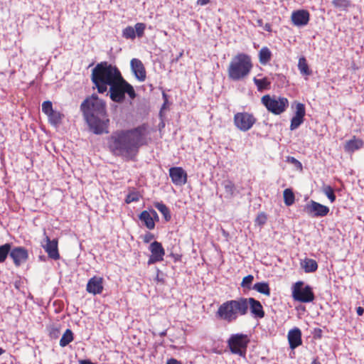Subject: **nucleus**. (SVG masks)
I'll list each match as a JSON object with an SVG mask.
<instances>
[{
    "mask_svg": "<svg viewBox=\"0 0 364 364\" xmlns=\"http://www.w3.org/2000/svg\"><path fill=\"white\" fill-rule=\"evenodd\" d=\"M122 73L114 65L107 61L97 63L92 69L91 80L99 93L103 94L119 77Z\"/></svg>",
    "mask_w": 364,
    "mask_h": 364,
    "instance_id": "3",
    "label": "nucleus"
},
{
    "mask_svg": "<svg viewBox=\"0 0 364 364\" xmlns=\"http://www.w3.org/2000/svg\"><path fill=\"white\" fill-rule=\"evenodd\" d=\"M264 29L268 32H271L272 31L271 24L269 23H265V25L264 26Z\"/></svg>",
    "mask_w": 364,
    "mask_h": 364,
    "instance_id": "52",
    "label": "nucleus"
},
{
    "mask_svg": "<svg viewBox=\"0 0 364 364\" xmlns=\"http://www.w3.org/2000/svg\"><path fill=\"white\" fill-rule=\"evenodd\" d=\"M73 338L74 337L73 331L70 329L68 328L63 334V336L60 340L59 344L61 347H65L73 341Z\"/></svg>",
    "mask_w": 364,
    "mask_h": 364,
    "instance_id": "29",
    "label": "nucleus"
},
{
    "mask_svg": "<svg viewBox=\"0 0 364 364\" xmlns=\"http://www.w3.org/2000/svg\"><path fill=\"white\" fill-rule=\"evenodd\" d=\"M210 0H197L196 4L199 6H205L208 4Z\"/></svg>",
    "mask_w": 364,
    "mask_h": 364,
    "instance_id": "50",
    "label": "nucleus"
},
{
    "mask_svg": "<svg viewBox=\"0 0 364 364\" xmlns=\"http://www.w3.org/2000/svg\"><path fill=\"white\" fill-rule=\"evenodd\" d=\"M253 82L255 84L257 89L259 92L270 89L271 81L267 77H264L262 79H257V77H254Z\"/></svg>",
    "mask_w": 364,
    "mask_h": 364,
    "instance_id": "23",
    "label": "nucleus"
},
{
    "mask_svg": "<svg viewBox=\"0 0 364 364\" xmlns=\"http://www.w3.org/2000/svg\"><path fill=\"white\" fill-rule=\"evenodd\" d=\"M10 257L13 259L16 267H19L21 264L26 262L28 257V250L23 247H16L11 248Z\"/></svg>",
    "mask_w": 364,
    "mask_h": 364,
    "instance_id": "16",
    "label": "nucleus"
},
{
    "mask_svg": "<svg viewBox=\"0 0 364 364\" xmlns=\"http://www.w3.org/2000/svg\"><path fill=\"white\" fill-rule=\"evenodd\" d=\"M134 28L136 33V36H137L139 38H141L144 34L146 25L144 23H136Z\"/></svg>",
    "mask_w": 364,
    "mask_h": 364,
    "instance_id": "38",
    "label": "nucleus"
},
{
    "mask_svg": "<svg viewBox=\"0 0 364 364\" xmlns=\"http://www.w3.org/2000/svg\"><path fill=\"white\" fill-rule=\"evenodd\" d=\"M262 104L268 112L279 115L284 112L289 107V100L284 97L265 95L261 98Z\"/></svg>",
    "mask_w": 364,
    "mask_h": 364,
    "instance_id": "7",
    "label": "nucleus"
},
{
    "mask_svg": "<svg viewBox=\"0 0 364 364\" xmlns=\"http://www.w3.org/2000/svg\"><path fill=\"white\" fill-rule=\"evenodd\" d=\"M3 353H4V350H3L1 348H0V355H1Z\"/></svg>",
    "mask_w": 364,
    "mask_h": 364,
    "instance_id": "56",
    "label": "nucleus"
},
{
    "mask_svg": "<svg viewBox=\"0 0 364 364\" xmlns=\"http://www.w3.org/2000/svg\"><path fill=\"white\" fill-rule=\"evenodd\" d=\"M356 312L358 316H362L364 313V309L361 306H358L356 309Z\"/></svg>",
    "mask_w": 364,
    "mask_h": 364,
    "instance_id": "51",
    "label": "nucleus"
},
{
    "mask_svg": "<svg viewBox=\"0 0 364 364\" xmlns=\"http://www.w3.org/2000/svg\"><path fill=\"white\" fill-rule=\"evenodd\" d=\"M122 36L127 39H134L136 38V33L132 26H127L122 31Z\"/></svg>",
    "mask_w": 364,
    "mask_h": 364,
    "instance_id": "36",
    "label": "nucleus"
},
{
    "mask_svg": "<svg viewBox=\"0 0 364 364\" xmlns=\"http://www.w3.org/2000/svg\"><path fill=\"white\" fill-rule=\"evenodd\" d=\"M151 216V214L149 213V210H143L139 215V220L144 223L149 230H153L155 228V222Z\"/></svg>",
    "mask_w": 364,
    "mask_h": 364,
    "instance_id": "22",
    "label": "nucleus"
},
{
    "mask_svg": "<svg viewBox=\"0 0 364 364\" xmlns=\"http://www.w3.org/2000/svg\"><path fill=\"white\" fill-rule=\"evenodd\" d=\"M284 202L287 206H290L294 203L295 196L291 188H286L283 192Z\"/></svg>",
    "mask_w": 364,
    "mask_h": 364,
    "instance_id": "31",
    "label": "nucleus"
},
{
    "mask_svg": "<svg viewBox=\"0 0 364 364\" xmlns=\"http://www.w3.org/2000/svg\"><path fill=\"white\" fill-rule=\"evenodd\" d=\"M169 176L176 186H183L187 182V173L182 167H171L169 168Z\"/></svg>",
    "mask_w": 364,
    "mask_h": 364,
    "instance_id": "15",
    "label": "nucleus"
},
{
    "mask_svg": "<svg viewBox=\"0 0 364 364\" xmlns=\"http://www.w3.org/2000/svg\"><path fill=\"white\" fill-rule=\"evenodd\" d=\"M289 347L294 350L302 344L301 331L299 328L291 329L287 335Z\"/></svg>",
    "mask_w": 364,
    "mask_h": 364,
    "instance_id": "20",
    "label": "nucleus"
},
{
    "mask_svg": "<svg viewBox=\"0 0 364 364\" xmlns=\"http://www.w3.org/2000/svg\"><path fill=\"white\" fill-rule=\"evenodd\" d=\"M45 240L46 242V245L43 247L47 252L48 257L54 260L60 259V254L58 252V241L57 239L50 240V237L46 235V230H44Z\"/></svg>",
    "mask_w": 364,
    "mask_h": 364,
    "instance_id": "14",
    "label": "nucleus"
},
{
    "mask_svg": "<svg viewBox=\"0 0 364 364\" xmlns=\"http://www.w3.org/2000/svg\"><path fill=\"white\" fill-rule=\"evenodd\" d=\"M222 185L223 186L225 193L227 194V197H233L236 190L234 183L230 180H225L223 182Z\"/></svg>",
    "mask_w": 364,
    "mask_h": 364,
    "instance_id": "30",
    "label": "nucleus"
},
{
    "mask_svg": "<svg viewBox=\"0 0 364 364\" xmlns=\"http://www.w3.org/2000/svg\"><path fill=\"white\" fill-rule=\"evenodd\" d=\"M103 289V278L101 277H92L88 280L86 286V291L94 295L100 294Z\"/></svg>",
    "mask_w": 364,
    "mask_h": 364,
    "instance_id": "18",
    "label": "nucleus"
},
{
    "mask_svg": "<svg viewBox=\"0 0 364 364\" xmlns=\"http://www.w3.org/2000/svg\"><path fill=\"white\" fill-rule=\"evenodd\" d=\"M298 68L300 71V73L303 75L309 76L312 73L307 63L306 59L304 56L299 59Z\"/></svg>",
    "mask_w": 364,
    "mask_h": 364,
    "instance_id": "26",
    "label": "nucleus"
},
{
    "mask_svg": "<svg viewBox=\"0 0 364 364\" xmlns=\"http://www.w3.org/2000/svg\"><path fill=\"white\" fill-rule=\"evenodd\" d=\"M272 58V52L267 47H262L259 52V61L262 65L267 64Z\"/></svg>",
    "mask_w": 364,
    "mask_h": 364,
    "instance_id": "25",
    "label": "nucleus"
},
{
    "mask_svg": "<svg viewBox=\"0 0 364 364\" xmlns=\"http://www.w3.org/2000/svg\"><path fill=\"white\" fill-rule=\"evenodd\" d=\"M136 200H138V198L135 197L134 195H132V194L128 195L126 198V202L127 203H129L133 201H136Z\"/></svg>",
    "mask_w": 364,
    "mask_h": 364,
    "instance_id": "48",
    "label": "nucleus"
},
{
    "mask_svg": "<svg viewBox=\"0 0 364 364\" xmlns=\"http://www.w3.org/2000/svg\"><path fill=\"white\" fill-rule=\"evenodd\" d=\"M301 266L306 273L314 272L318 269V264L313 259L306 258L301 263Z\"/></svg>",
    "mask_w": 364,
    "mask_h": 364,
    "instance_id": "24",
    "label": "nucleus"
},
{
    "mask_svg": "<svg viewBox=\"0 0 364 364\" xmlns=\"http://www.w3.org/2000/svg\"><path fill=\"white\" fill-rule=\"evenodd\" d=\"M267 220V215L264 213L262 212L257 215V216L255 219V223L259 225H263L264 224L266 223Z\"/></svg>",
    "mask_w": 364,
    "mask_h": 364,
    "instance_id": "43",
    "label": "nucleus"
},
{
    "mask_svg": "<svg viewBox=\"0 0 364 364\" xmlns=\"http://www.w3.org/2000/svg\"><path fill=\"white\" fill-rule=\"evenodd\" d=\"M304 119L292 117L290 123V130L293 131L296 129L301 124H303Z\"/></svg>",
    "mask_w": 364,
    "mask_h": 364,
    "instance_id": "42",
    "label": "nucleus"
},
{
    "mask_svg": "<svg viewBox=\"0 0 364 364\" xmlns=\"http://www.w3.org/2000/svg\"><path fill=\"white\" fill-rule=\"evenodd\" d=\"M304 212L313 218L326 216L329 213V208L314 200H310L304 208Z\"/></svg>",
    "mask_w": 364,
    "mask_h": 364,
    "instance_id": "12",
    "label": "nucleus"
},
{
    "mask_svg": "<svg viewBox=\"0 0 364 364\" xmlns=\"http://www.w3.org/2000/svg\"><path fill=\"white\" fill-rule=\"evenodd\" d=\"M250 339L247 334L235 333L228 338V346L232 354L245 358Z\"/></svg>",
    "mask_w": 364,
    "mask_h": 364,
    "instance_id": "8",
    "label": "nucleus"
},
{
    "mask_svg": "<svg viewBox=\"0 0 364 364\" xmlns=\"http://www.w3.org/2000/svg\"><path fill=\"white\" fill-rule=\"evenodd\" d=\"M287 161L288 163H290L291 164H294L297 168L301 170L302 169V164L301 163L298 161L296 158L293 156H287Z\"/></svg>",
    "mask_w": 364,
    "mask_h": 364,
    "instance_id": "44",
    "label": "nucleus"
},
{
    "mask_svg": "<svg viewBox=\"0 0 364 364\" xmlns=\"http://www.w3.org/2000/svg\"><path fill=\"white\" fill-rule=\"evenodd\" d=\"M311 364H321L317 359H314Z\"/></svg>",
    "mask_w": 364,
    "mask_h": 364,
    "instance_id": "55",
    "label": "nucleus"
},
{
    "mask_svg": "<svg viewBox=\"0 0 364 364\" xmlns=\"http://www.w3.org/2000/svg\"><path fill=\"white\" fill-rule=\"evenodd\" d=\"M306 114L305 106L303 103L298 102L296 105L295 112L293 117L304 119Z\"/></svg>",
    "mask_w": 364,
    "mask_h": 364,
    "instance_id": "33",
    "label": "nucleus"
},
{
    "mask_svg": "<svg viewBox=\"0 0 364 364\" xmlns=\"http://www.w3.org/2000/svg\"><path fill=\"white\" fill-rule=\"evenodd\" d=\"M170 256L173 259V261L175 262L181 261V257H182L181 255L174 254V253H171Z\"/></svg>",
    "mask_w": 364,
    "mask_h": 364,
    "instance_id": "47",
    "label": "nucleus"
},
{
    "mask_svg": "<svg viewBox=\"0 0 364 364\" xmlns=\"http://www.w3.org/2000/svg\"><path fill=\"white\" fill-rule=\"evenodd\" d=\"M149 250L151 252V255L147 262L149 265L164 260L165 250L161 242L158 241H154L150 244Z\"/></svg>",
    "mask_w": 364,
    "mask_h": 364,
    "instance_id": "13",
    "label": "nucleus"
},
{
    "mask_svg": "<svg viewBox=\"0 0 364 364\" xmlns=\"http://www.w3.org/2000/svg\"><path fill=\"white\" fill-rule=\"evenodd\" d=\"M84 118L90 130L95 134L108 133L109 119L106 102L93 94L85 98L80 105Z\"/></svg>",
    "mask_w": 364,
    "mask_h": 364,
    "instance_id": "2",
    "label": "nucleus"
},
{
    "mask_svg": "<svg viewBox=\"0 0 364 364\" xmlns=\"http://www.w3.org/2000/svg\"><path fill=\"white\" fill-rule=\"evenodd\" d=\"M63 117V115L62 114L56 111H53L48 115L49 122L55 126L61 122Z\"/></svg>",
    "mask_w": 364,
    "mask_h": 364,
    "instance_id": "32",
    "label": "nucleus"
},
{
    "mask_svg": "<svg viewBox=\"0 0 364 364\" xmlns=\"http://www.w3.org/2000/svg\"><path fill=\"white\" fill-rule=\"evenodd\" d=\"M302 281L296 282L292 287V297L295 301L301 303H310L315 299L314 293L309 285L304 287Z\"/></svg>",
    "mask_w": 364,
    "mask_h": 364,
    "instance_id": "9",
    "label": "nucleus"
},
{
    "mask_svg": "<svg viewBox=\"0 0 364 364\" xmlns=\"http://www.w3.org/2000/svg\"><path fill=\"white\" fill-rule=\"evenodd\" d=\"M130 65L132 70L134 73L136 79L141 82L144 81L146 80V70L142 62L137 58H133L130 62Z\"/></svg>",
    "mask_w": 364,
    "mask_h": 364,
    "instance_id": "19",
    "label": "nucleus"
},
{
    "mask_svg": "<svg viewBox=\"0 0 364 364\" xmlns=\"http://www.w3.org/2000/svg\"><path fill=\"white\" fill-rule=\"evenodd\" d=\"M252 289L265 296H269L271 291L267 282H257L254 284Z\"/></svg>",
    "mask_w": 364,
    "mask_h": 364,
    "instance_id": "27",
    "label": "nucleus"
},
{
    "mask_svg": "<svg viewBox=\"0 0 364 364\" xmlns=\"http://www.w3.org/2000/svg\"><path fill=\"white\" fill-rule=\"evenodd\" d=\"M242 303L245 316L247 314L248 309H250L254 318H262L264 317L265 313L260 301L252 297H242Z\"/></svg>",
    "mask_w": 364,
    "mask_h": 364,
    "instance_id": "11",
    "label": "nucleus"
},
{
    "mask_svg": "<svg viewBox=\"0 0 364 364\" xmlns=\"http://www.w3.org/2000/svg\"><path fill=\"white\" fill-rule=\"evenodd\" d=\"M154 207L164 215L166 221H169L171 218L168 208L161 202L154 203Z\"/></svg>",
    "mask_w": 364,
    "mask_h": 364,
    "instance_id": "28",
    "label": "nucleus"
},
{
    "mask_svg": "<svg viewBox=\"0 0 364 364\" xmlns=\"http://www.w3.org/2000/svg\"><path fill=\"white\" fill-rule=\"evenodd\" d=\"M253 68L251 57L244 53H239L230 60L228 68V78L232 81L245 79Z\"/></svg>",
    "mask_w": 364,
    "mask_h": 364,
    "instance_id": "4",
    "label": "nucleus"
},
{
    "mask_svg": "<svg viewBox=\"0 0 364 364\" xmlns=\"http://www.w3.org/2000/svg\"><path fill=\"white\" fill-rule=\"evenodd\" d=\"M11 245L9 243H6L0 246V263L4 262L8 255L10 254Z\"/></svg>",
    "mask_w": 364,
    "mask_h": 364,
    "instance_id": "34",
    "label": "nucleus"
},
{
    "mask_svg": "<svg viewBox=\"0 0 364 364\" xmlns=\"http://www.w3.org/2000/svg\"><path fill=\"white\" fill-rule=\"evenodd\" d=\"M254 280V277L252 274H249L242 279L241 286L245 288L250 289V285Z\"/></svg>",
    "mask_w": 364,
    "mask_h": 364,
    "instance_id": "40",
    "label": "nucleus"
},
{
    "mask_svg": "<svg viewBox=\"0 0 364 364\" xmlns=\"http://www.w3.org/2000/svg\"><path fill=\"white\" fill-rule=\"evenodd\" d=\"M304 119L292 117L290 123V130L293 131L296 129L301 124H303Z\"/></svg>",
    "mask_w": 364,
    "mask_h": 364,
    "instance_id": "41",
    "label": "nucleus"
},
{
    "mask_svg": "<svg viewBox=\"0 0 364 364\" xmlns=\"http://www.w3.org/2000/svg\"><path fill=\"white\" fill-rule=\"evenodd\" d=\"M215 316L219 320L228 323L235 322L240 316H245L242 297L223 302L219 306Z\"/></svg>",
    "mask_w": 364,
    "mask_h": 364,
    "instance_id": "5",
    "label": "nucleus"
},
{
    "mask_svg": "<svg viewBox=\"0 0 364 364\" xmlns=\"http://www.w3.org/2000/svg\"><path fill=\"white\" fill-rule=\"evenodd\" d=\"M166 364H182L181 362L177 360L175 358H171L167 360Z\"/></svg>",
    "mask_w": 364,
    "mask_h": 364,
    "instance_id": "49",
    "label": "nucleus"
},
{
    "mask_svg": "<svg viewBox=\"0 0 364 364\" xmlns=\"http://www.w3.org/2000/svg\"><path fill=\"white\" fill-rule=\"evenodd\" d=\"M79 363L80 364H93L90 360H81Z\"/></svg>",
    "mask_w": 364,
    "mask_h": 364,
    "instance_id": "53",
    "label": "nucleus"
},
{
    "mask_svg": "<svg viewBox=\"0 0 364 364\" xmlns=\"http://www.w3.org/2000/svg\"><path fill=\"white\" fill-rule=\"evenodd\" d=\"M183 55V53H180V55H178V58H181V56Z\"/></svg>",
    "mask_w": 364,
    "mask_h": 364,
    "instance_id": "58",
    "label": "nucleus"
},
{
    "mask_svg": "<svg viewBox=\"0 0 364 364\" xmlns=\"http://www.w3.org/2000/svg\"><path fill=\"white\" fill-rule=\"evenodd\" d=\"M363 144L364 142L362 139L354 136L351 139L346 141L344 144V150L347 153L352 154L361 149Z\"/></svg>",
    "mask_w": 364,
    "mask_h": 364,
    "instance_id": "21",
    "label": "nucleus"
},
{
    "mask_svg": "<svg viewBox=\"0 0 364 364\" xmlns=\"http://www.w3.org/2000/svg\"><path fill=\"white\" fill-rule=\"evenodd\" d=\"M154 238V235L151 232H146L143 236V241L145 243L150 242Z\"/></svg>",
    "mask_w": 364,
    "mask_h": 364,
    "instance_id": "45",
    "label": "nucleus"
},
{
    "mask_svg": "<svg viewBox=\"0 0 364 364\" xmlns=\"http://www.w3.org/2000/svg\"><path fill=\"white\" fill-rule=\"evenodd\" d=\"M146 130L147 126L144 124L134 129L114 132L108 139L109 150L115 156L133 159L139 148L147 144Z\"/></svg>",
    "mask_w": 364,
    "mask_h": 364,
    "instance_id": "1",
    "label": "nucleus"
},
{
    "mask_svg": "<svg viewBox=\"0 0 364 364\" xmlns=\"http://www.w3.org/2000/svg\"><path fill=\"white\" fill-rule=\"evenodd\" d=\"M233 122L237 129L242 132H247L254 126L257 119L252 113L242 112L235 114Z\"/></svg>",
    "mask_w": 364,
    "mask_h": 364,
    "instance_id": "10",
    "label": "nucleus"
},
{
    "mask_svg": "<svg viewBox=\"0 0 364 364\" xmlns=\"http://www.w3.org/2000/svg\"><path fill=\"white\" fill-rule=\"evenodd\" d=\"M310 19V14L307 10L299 9L292 12L291 20L296 26H304L308 24Z\"/></svg>",
    "mask_w": 364,
    "mask_h": 364,
    "instance_id": "17",
    "label": "nucleus"
},
{
    "mask_svg": "<svg viewBox=\"0 0 364 364\" xmlns=\"http://www.w3.org/2000/svg\"><path fill=\"white\" fill-rule=\"evenodd\" d=\"M53 105L50 101H45L42 104V112L47 116L53 112Z\"/></svg>",
    "mask_w": 364,
    "mask_h": 364,
    "instance_id": "39",
    "label": "nucleus"
},
{
    "mask_svg": "<svg viewBox=\"0 0 364 364\" xmlns=\"http://www.w3.org/2000/svg\"><path fill=\"white\" fill-rule=\"evenodd\" d=\"M257 23L258 24L259 26H262L263 25V20L259 18L257 21Z\"/></svg>",
    "mask_w": 364,
    "mask_h": 364,
    "instance_id": "54",
    "label": "nucleus"
},
{
    "mask_svg": "<svg viewBox=\"0 0 364 364\" xmlns=\"http://www.w3.org/2000/svg\"><path fill=\"white\" fill-rule=\"evenodd\" d=\"M149 213L151 214V217L154 222L159 221V215H158L157 213L154 209L149 210Z\"/></svg>",
    "mask_w": 364,
    "mask_h": 364,
    "instance_id": "46",
    "label": "nucleus"
},
{
    "mask_svg": "<svg viewBox=\"0 0 364 364\" xmlns=\"http://www.w3.org/2000/svg\"><path fill=\"white\" fill-rule=\"evenodd\" d=\"M334 7L340 9H346L350 5L349 0H333L332 1Z\"/></svg>",
    "mask_w": 364,
    "mask_h": 364,
    "instance_id": "37",
    "label": "nucleus"
},
{
    "mask_svg": "<svg viewBox=\"0 0 364 364\" xmlns=\"http://www.w3.org/2000/svg\"><path fill=\"white\" fill-rule=\"evenodd\" d=\"M322 191L331 203H333L336 200V197L331 186H323L322 188Z\"/></svg>",
    "mask_w": 364,
    "mask_h": 364,
    "instance_id": "35",
    "label": "nucleus"
},
{
    "mask_svg": "<svg viewBox=\"0 0 364 364\" xmlns=\"http://www.w3.org/2000/svg\"><path fill=\"white\" fill-rule=\"evenodd\" d=\"M109 97L117 103H122L125 100V94H127L131 100H134L136 94L133 86L121 76L109 87Z\"/></svg>",
    "mask_w": 364,
    "mask_h": 364,
    "instance_id": "6",
    "label": "nucleus"
},
{
    "mask_svg": "<svg viewBox=\"0 0 364 364\" xmlns=\"http://www.w3.org/2000/svg\"><path fill=\"white\" fill-rule=\"evenodd\" d=\"M165 335H166V332H162V333H161V336H165Z\"/></svg>",
    "mask_w": 364,
    "mask_h": 364,
    "instance_id": "57",
    "label": "nucleus"
}]
</instances>
